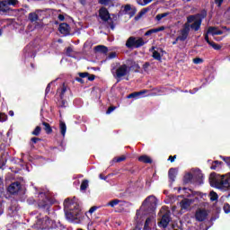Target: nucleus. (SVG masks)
<instances>
[{
    "label": "nucleus",
    "instance_id": "1",
    "mask_svg": "<svg viewBox=\"0 0 230 230\" xmlns=\"http://www.w3.org/2000/svg\"><path fill=\"white\" fill-rule=\"evenodd\" d=\"M209 182L212 188L222 190L223 191H229L230 190V173L218 174L215 172L210 173Z\"/></svg>",
    "mask_w": 230,
    "mask_h": 230
},
{
    "label": "nucleus",
    "instance_id": "2",
    "mask_svg": "<svg viewBox=\"0 0 230 230\" xmlns=\"http://www.w3.org/2000/svg\"><path fill=\"white\" fill-rule=\"evenodd\" d=\"M63 206L66 211V217L68 220H80L82 218V208L78 203H75L73 199L67 198L64 200Z\"/></svg>",
    "mask_w": 230,
    "mask_h": 230
},
{
    "label": "nucleus",
    "instance_id": "3",
    "mask_svg": "<svg viewBox=\"0 0 230 230\" xmlns=\"http://www.w3.org/2000/svg\"><path fill=\"white\" fill-rule=\"evenodd\" d=\"M157 208V199L155 196L151 195L148 196L142 203L140 209L145 212L146 215H150L152 213H155V209Z\"/></svg>",
    "mask_w": 230,
    "mask_h": 230
},
{
    "label": "nucleus",
    "instance_id": "4",
    "mask_svg": "<svg viewBox=\"0 0 230 230\" xmlns=\"http://www.w3.org/2000/svg\"><path fill=\"white\" fill-rule=\"evenodd\" d=\"M38 208L39 209H42L45 213L49 215V209L53 206V199L46 195L45 192H40L38 195Z\"/></svg>",
    "mask_w": 230,
    "mask_h": 230
},
{
    "label": "nucleus",
    "instance_id": "5",
    "mask_svg": "<svg viewBox=\"0 0 230 230\" xmlns=\"http://www.w3.org/2000/svg\"><path fill=\"white\" fill-rule=\"evenodd\" d=\"M146 42L143 38H136L134 36H130L126 41V48L128 49H137L139 48H143Z\"/></svg>",
    "mask_w": 230,
    "mask_h": 230
},
{
    "label": "nucleus",
    "instance_id": "6",
    "mask_svg": "<svg viewBox=\"0 0 230 230\" xmlns=\"http://www.w3.org/2000/svg\"><path fill=\"white\" fill-rule=\"evenodd\" d=\"M99 17L102 19V21L107 22L111 30H114L116 28V26L114 25V21H112V18H111V13H109V10H107V8L102 7L99 10Z\"/></svg>",
    "mask_w": 230,
    "mask_h": 230
},
{
    "label": "nucleus",
    "instance_id": "7",
    "mask_svg": "<svg viewBox=\"0 0 230 230\" xmlns=\"http://www.w3.org/2000/svg\"><path fill=\"white\" fill-rule=\"evenodd\" d=\"M121 8L123 10H120L119 12V17H120L122 15H129V17L132 18L137 13V9L134 6L132 7V5L130 4L122 5Z\"/></svg>",
    "mask_w": 230,
    "mask_h": 230
},
{
    "label": "nucleus",
    "instance_id": "8",
    "mask_svg": "<svg viewBox=\"0 0 230 230\" xmlns=\"http://www.w3.org/2000/svg\"><path fill=\"white\" fill-rule=\"evenodd\" d=\"M127 75H128V66L126 64L119 66L116 70L117 84H119L121 78L127 76Z\"/></svg>",
    "mask_w": 230,
    "mask_h": 230
},
{
    "label": "nucleus",
    "instance_id": "9",
    "mask_svg": "<svg viewBox=\"0 0 230 230\" xmlns=\"http://www.w3.org/2000/svg\"><path fill=\"white\" fill-rule=\"evenodd\" d=\"M206 19V17H208V11L207 10H203L201 11L200 13H197L194 15H190L187 18V22H185V24H191V22H195L198 19Z\"/></svg>",
    "mask_w": 230,
    "mask_h": 230
},
{
    "label": "nucleus",
    "instance_id": "10",
    "mask_svg": "<svg viewBox=\"0 0 230 230\" xmlns=\"http://www.w3.org/2000/svg\"><path fill=\"white\" fill-rule=\"evenodd\" d=\"M188 35H190V24L184 23L183 28L181 30V35L177 37V40L184 42L188 39Z\"/></svg>",
    "mask_w": 230,
    "mask_h": 230
},
{
    "label": "nucleus",
    "instance_id": "11",
    "mask_svg": "<svg viewBox=\"0 0 230 230\" xmlns=\"http://www.w3.org/2000/svg\"><path fill=\"white\" fill-rule=\"evenodd\" d=\"M22 188L21 182L19 181H14L11 183L8 188L7 191L11 193V195H15L16 193H19L20 190Z\"/></svg>",
    "mask_w": 230,
    "mask_h": 230
},
{
    "label": "nucleus",
    "instance_id": "12",
    "mask_svg": "<svg viewBox=\"0 0 230 230\" xmlns=\"http://www.w3.org/2000/svg\"><path fill=\"white\" fill-rule=\"evenodd\" d=\"M55 227H57V223L51 220L49 217L46 216L42 229H55Z\"/></svg>",
    "mask_w": 230,
    "mask_h": 230
},
{
    "label": "nucleus",
    "instance_id": "13",
    "mask_svg": "<svg viewBox=\"0 0 230 230\" xmlns=\"http://www.w3.org/2000/svg\"><path fill=\"white\" fill-rule=\"evenodd\" d=\"M195 218L198 222H204L208 218V211L206 209H199L196 211Z\"/></svg>",
    "mask_w": 230,
    "mask_h": 230
},
{
    "label": "nucleus",
    "instance_id": "14",
    "mask_svg": "<svg viewBox=\"0 0 230 230\" xmlns=\"http://www.w3.org/2000/svg\"><path fill=\"white\" fill-rule=\"evenodd\" d=\"M58 30L62 35L67 36L70 33L71 27L67 23H60Z\"/></svg>",
    "mask_w": 230,
    "mask_h": 230
},
{
    "label": "nucleus",
    "instance_id": "15",
    "mask_svg": "<svg viewBox=\"0 0 230 230\" xmlns=\"http://www.w3.org/2000/svg\"><path fill=\"white\" fill-rule=\"evenodd\" d=\"M202 16H200L198 20H196L193 23L190 25V28L191 30H194V31H199L200 30V26H202Z\"/></svg>",
    "mask_w": 230,
    "mask_h": 230
},
{
    "label": "nucleus",
    "instance_id": "16",
    "mask_svg": "<svg viewBox=\"0 0 230 230\" xmlns=\"http://www.w3.org/2000/svg\"><path fill=\"white\" fill-rule=\"evenodd\" d=\"M168 224H170V214L165 213L162 217V219L160 221V226H162L164 229H166V227H168Z\"/></svg>",
    "mask_w": 230,
    "mask_h": 230
},
{
    "label": "nucleus",
    "instance_id": "17",
    "mask_svg": "<svg viewBox=\"0 0 230 230\" xmlns=\"http://www.w3.org/2000/svg\"><path fill=\"white\" fill-rule=\"evenodd\" d=\"M177 168H171L168 171V177L170 182H175V178L177 177Z\"/></svg>",
    "mask_w": 230,
    "mask_h": 230
},
{
    "label": "nucleus",
    "instance_id": "18",
    "mask_svg": "<svg viewBox=\"0 0 230 230\" xmlns=\"http://www.w3.org/2000/svg\"><path fill=\"white\" fill-rule=\"evenodd\" d=\"M94 51L96 53H102L103 55H107L109 53V48L105 45H97L94 47Z\"/></svg>",
    "mask_w": 230,
    "mask_h": 230
},
{
    "label": "nucleus",
    "instance_id": "19",
    "mask_svg": "<svg viewBox=\"0 0 230 230\" xmlns=\"http://www.w3.org/2000/svg\"><path fill=\"white\" fill-rule=\"evenodd\" d=\"M138 161H139V163H144L145 164H152V163H154L152 158H150V156H148L146 155L139 156Z\"/></svg>",
    "mask_w": 230,
    "mask_h": 230
},
{
    "label": "nucleus",
    "instance_id": "20",
    "mask_svg": "<svg viewBox=\"0 0 230 230\" xmlns=\"http://www.w3.org/2000/svg\"><path fill=\"white\" fill-rule=\"evenodd\" d=\"M207 33L215 36V35H222L224 31L220 30L217 31V27H208Z\"/></svg>",
    "mask_w": 230,
    "mask_h": 230
},
{
    "label": "nucleus",
    "instance_id": "21",
    "mask_svg": "<svg viewBox=\"0 0 230 230\" xmlns=\"http://www.w3.org/2000/svg\"><path fill=\"white\" fill-rule=\"evenodd\" d=\"M128 62H130L129 69H132V71H135V73H139V69H141L139 64H137L136 61L132 59L128 60Z\"/></svg>",
    "mask_w": 230,
    "mask_h": 230
},
{
    "label": "nucleus",
    "instance_id": "22",
    "mask_svg": "<svg viewBox=\"0 0 230 230\" xmlns=\"http://www.w3.org/2000/svg\"><path fill=\"white\" fill-rule=\"evenodd\" d=\"M59 130L61 136H63V137H66V132H67V126L66 125V122H64L63 120L59 121Z\"/></svg>",
    "mask_w": 230,
    "mask_h": 230
},
{
    "label": "nucleus",
    "instance_id": "23",
    "mask_svg": "<svg viewBox=\"0 0 230 230\" xmlns=\"http://www.w3.org/2000/svg\"><path fill=\"white\" fill-rule=\"evenodd\" d=\"M180 206L181 209H188L190 206H191V199H184L180 202Z\"/></svg>",
    "mask_w": 230,
    "mask_h": 230
},
{
    "label": "nucleus",
    "instance_id": "24",
    "mask_svg": "<svg viewBox=\"0 0 230 230\" xmlns=\"http://www.w3.org/2000/svg\"><path fill=\"white\" fill-rule=\"evenodd\" d=\"M0 12L3 13H7V12H10V7H8L5 0L0 1Z\"/></svg>",
    "mask_w": 230,
    "mask_h": 230
},
{
    "label": "nucleus",
    "instance_id": "25",
    "mask_svg": "<svg viewBox=\"0 0 230 230\" xmlns=\"http://www.w3.org/2000/svg\"><path fill=\"white\" fill-rule=\"evenodd\" d=\"M148 93V90H142L140 92H134L128 95V98H139V96H142V94H146Z\"/></svg>",
    "mask_w": 230,
    "mask_h": 230
},
{
    "label": "nucleus",
    "instance_id": "26",
    "mask_svg": "<svg viewBox=\"0 0 230 230\" xmlns=\"http://www.w3.org/2000/svg\"><path fill=\"white\" fill-rule=\"evenodd\" d=\"M43 130H45L46 134H53V128H51V125L49 123L43 121Z\"/></svg>",
    "mask_w": 230,
    "mask_h": 230
},
{
    "label": "nucleus",
    "instance_id": "27",
    "mask_svg": "<svg viewBox=\"0 0 230 230\" xmlns=\"http://www.w3.org/2000/svg\"><path fill=\"white\" fill-rule=\"evenodd\" d=\"M191 181H193V174H191L190 172H188L187 174L184 175L183 184H190Z\"/></svg>",
    "mask_w": 230,
    "mask_h": 230
},
{
    "label": "nucleus",
    "instance_id": "28",
    "mask_svg": "<svg viewBox=\"0 0 230 230\" xmlns=\"http://www.w3.org/2000/svg\"><path fill=\"white\" fill-rule=\"evenodd\" d=\"M28 19L31 22H37V20L39 19V14H37V13H30Z\"/></svg>",
    "mask_w": 230,
    "mask_h": 230
},
{
    "label": "nucleus",
    "instance_id": "29",
    "mask_svg": "<svg viewBox=\"0 0 230 230\" xmlns=\"http://www.w3.org/2000/svg\"><path fill=\"white\" fill-rule=\"evenodd\" d=\"M58 107L60 109H66L67 107V101H66L64 98H60V100L58 102Z\"/></svg>",
    "mask_w": 230,
    "mask_h": 230
},
{
    "label": "nucleus",
    "instance_id": "30",
    "mask_svg": "<svg viewBox=\"0 0 230 230\" xmlns=\"http://www.w3.org/2000/svg\"><path fill=\"white\" fill-rule=\"evenodd\" d=\"M224 164V162H220L218 160L213 161L212 165L210 166L211 170H217V166H222Z\"/></svg>",
    "mask_w": 230,
    "mask_h": 230
},
{
    "label": "nucleus",
    "instance_id": "31",
    "mask_svg": "<svg viewBox=\"0 0 230 230\" xmlns=\"http://www.w3.org/2000/svg\"><path fill=\"white\" fill-rule=\"evenodd\" d=\"M153 58L155 60H158V62H161V60H163V57L161 56V53H159L157 50H154Z\"/></svg>",
    "mask_w": 230,
    "mask_h": 230
},
{
    "label": "nucleus",
    "instance_id": "32",
    "mask_svg": "<svg viewBox=\"0 0 230 230\" xmlns=\"http://www.w3.org/2000/svg\"><path fill=\"white\" fill-rule=\"evenodd\" d=\"M89 188V181L84 180L81 183L80 190L81 191H85Z\"/></svg>",
    "mask_w": 230,
    "mask_h": 230
},
{
    "label": "nucleus",
    "instance_id": "33",
    "mask_svg": "<svg viewBox=\"0 0 230 230\" xmlns=\"http://www.w3.org/2000/svg\"><path fill=\"white\" fill-rule=\"evenodd\" d=\"M148 12V9L146 8H143L138 14L135 17L136 21H139V19H141V17H143V15H145V13H146Z\"/></svg>",
    "mask_w": 230,
    "mask_h": 230
},
{
    "label": "nucleus",
    "instance_id": "34",
    "mask_svg": "<svg viewBox=\"0 0 230 230\" xmlns=\"http://www.w3.org/2000/svg\"><path fill=\"white\" fill-rule=\"evenodd\" d=\"M152 223V218L151 217H147L146 219L145 225H144V230H152V228H150V224Z\"/></svg>",
    "mask_w": 230,
    "mask_h": 230
},
{
    "label": "nucleus",
    "instance_id": "35",
    "mask_svg": "<svg viewBox=\"0 0 230 230\" xmlns=\"http://www.w3.org/2000/svg\"><path fill=\"white\" fill-rule=\"evenodd\" d=\"M168 15H170V13H158L156 16H155V21H161L162 19H164V17H168Z\"/></svg>",
    "mask_w": 230,
    "mask_h": 230
},
{
    "label": "nucleus",
    "instance_id": "36",
    "mask_svg": "<svg viewBox=\"0 0 230 230\" xmlns=\"http://www.w3.org/2000/svg\"><path fill=\"white\" fill-rule=\"evenodd\" d=\"M67 92V86H66V83H63L62 87H61V92L59 93V97L62 99L64 98V95Z\"/></svg>",
    "mask_w": 230,
    "mask_h": 230
},
{
    "label": "nucleus",
    "instance_id": "37",
    "mask_svg": "<svg viewBox=\"0 0 230 230\" xmlns=\"http://www.w3.org/2000/svg\"><path fill=\"white\" fill-rule=\"evenodd\" d=\"M209 195H210L211 202H215V200H218V194L214 190L210 191Z\"/></svg>",
    "mask_w": 230,
    "mask_h": 230
},
{
    "label": "nucleus",
    "instance_id": "38",
    "mask_svg": "<svg viewBox=\"0 0 230 230\" xmlns=\"http://www.w3.org/2000/svg\"><path fill=\"white\" fill-rule=\"evenodd\" d=\"M42 130V128L40 126H37L34 130L31 132L32 136H40V132Z\"/></svg>",
    "mask_w": 230,
    "mask_h": 230
},
{
    "label": "nucleus",
    "instance_id": "39",
    "mask_svg": "<svg viewBox=\"0 0 230 230\" xmlns=\"http://www.w3.org/2000/svg\"><path fill=\"white\" fill-rule=\"evenodd\" d=\"M119 204V199H113L107 203V206H111V208H114L115 206H118Z\"/></svg>",
    "mask_w": 230,
    "mask_h": 230
},
{
    "label": "nucleus",
    "instance_id": "40",
    "mask_svg": "<svg viewBox=\"0 0 230 230\" xmlns=\"http://www.w3.org/2000/svg\"><path fill=\"white\" fill-rule=\"evenodd\" d=\"M4 1L8 6H15V4L19 3V0H4Z\"/></svg>",
    "mask_w": 230,
    "mask_h": 230
},
{
    "label": "nucleus",
    "instance_id": "41",
    "mask_svg": "<svg viewBox=\"0 0 230 230\" xmlns=\"http://www.w3.org/2000/svg\"><path fill=\"white\" fill-rule=\"evenodd\" d=\"M209 46H211V48H213V49H216V51H219V49H222V46L215 43L214 41H212Z\"/></svg>",
    "mask_w": 230,
    "mask_h": 230
},
{
    "label": "nucleus",
    "instance_id": "42",
    "mask_svg": "<svg viewBox=\"0 0 230 230\" xmlns=\"http://www.w3.org/2000/svg\"><path fill=\"white\" fill-rule=\"evenodd\" d=\"M223 209L225 211V213L227 215L230 213V205L229 203H225Z\"/></svg>",
    "mask_w": 230,
    "mask_h": 230
},
{
    "label": "nucleus",
    "instance_id": "43",
    "mask_svg": "<svg viewBox=\"0 0 230 230\" xmlns=\"http://www.w3.org/2000/svg\"><path fill=\"white\" fill-rule=\"evenodd\" d=\"M111 1L114 0H98L99 4H103L104 6H107L109 3H111Z\"/></svg>",
    "mask_w": 230,
    "mask_h": 230
},
{
    "label": "nucleus",
    "instance_id": "44",
    "mask_svg": "<svg viewBox=\"0 0 230 230\" xmlns=\"http://www.w3.org/2000/svg\"><path fill=\"white\" fill-rule=\"evenodd\" d=\"M142 67L145 73H148V69L150 68V62H146Z\"/></svg>",
    "mask_w": 230,
    "mask_h": 230
},
{
    "label": "nucleus",
    "instance_id": "45",
    "mask_svg": "<svg viewBox=\"0 0 230 230\" xmlns=\"http://www.w3.org/2000/svg\"><path fill=\"white\" fill-rule=\"evenodd\" d=\"M6 119H8V115L0 112V121L4 122Z\"/></svg>",
    "mask_w": 230,
    "mask_h": 230
},
{
    "label": "nucleus",
    "instance_id": "46",
    "mask_svg": "<svg viewBox=\"0 0 230 230\" xmlns=\"http://www.w3.org/2000/svg\"><path fill=\"white\" fill-rule=\"evenodd\" d=\"M78 75L80 78H87V76H89V72H80Z\"/></svg>",
    "mask_w": 230,
    "mask_h": 230
},
{
    "label": "nucleus",
    "instance_id": "47",
    "mask_svg": "<svg viewBox=\"0 0 230 230\" xmlns=\"http://www.w3.org/2000/svg\"><path fill=\"white\" fill-rule=\"evenodd\" d=\"M118 57V54L116 52H111L108 56V59L111 60L112 58H116Z\"/></svg>",
    "mask_w": 230,
    "mask_h": 230
},
{
    "label": "nucleus",
    "instance_id": "48",
    "mask_svg": "<svg viewBox=\"0 0 230 230\" xmlns=\"http://www.w3.org/2000/svg\"><path fill=\"white\" fill-rule=\"evenodd\" d=\"M72 53H73V48L71 47L66 48V57H71Z\"/></svg>",
    "mask_w": 230,
    "mask_h": 230
},
{
    "label": "nucleus",
    "instance_id": "49",
    "mask_svg": "<svg viewBox=\"0 0 230 230\" xmlns=\"http://www.w3.org/2000/svg\"><path fill=\"white\" fill-rule=\"evenodd\" d=\"M153 33H155V29H151L145 33L146 37H150Z\"/></svg>",
    "mask_w": 230,
    "mask_h": 230
},
{
    "label": "nucleus",
    "instance_id": "50",
    "mask_svg": "<svg viewBox=\"0 0 230 230\" xmlns=\"http://www.w3.org/2000/svg\"><path fill=\"white\" fill-rule=\"evenodd\" d=\"M126 159H127V156L121 155V156L116 158V163H122V161H126Z\"/></svg>",
    "mask_w": 230,
    "mask_h": 230
},
{
    "label": "nucleus",
    "instance_id": "51",
    "mask_svg": "<svg viewBox=\"0 0 230 230\" xmlns=\"http://www.w3.org/2000/svg\"><path fill=\"white\" fill-rule=\"evenodd\" d=\"M194 64H202V62H204V59L200 58H196L193 59Z\"/></svg>",
    "mask_w": 230,
    "mask_h": 230
},
{
    "label": "nucleus",
    "instance_id": "52",
    "mask_svg": "<svg viewBox=\"0 0 230 230\" xmlns=\"http://www.w3.org/2000/svg\"><path fill=\"white\" fill-rule=\"evenodd\" d=\"M31 141L34 144V145H37V143H39V141H42V139L41 138H40V137H32L31 139Z\"/></svg>",
    "mask_w": 230,
    "mask_h": 230
},
{
    "label": "nucleus",
    "instance_id": "53",
    "mask_svg": "<svg viewBox=\"0 0 230 230\" xmlns=\"http://www.w3.org/2000/svg\"><path fill=\"white\" fill-rule=\"evenodd\" d=\"M154 0H144L143 3H138V4H141V6H146V4L152 3Z\"/></svg>",
    "mask_w": 230,
    "mask_h": 230
},
{
    "label": "nucleus",
    "instance_id": "54",
    "mask_svg": "<svg viewBox=\"0 0 230 230\" xmlns=\"http://www.w3.org/2000/svg\"><path fill=\"white\" fill-rule=\"evenodd\" d=\"M116 110V107L114 106H111L108 108L106 114H111V112H113Z\"/></svg>",
    "mask_w": 230,
    "mask_h": 230
},
{
    "label": "nucleus",
    "instance_id": "55",
    "mask_svg": "<svg viewBox=\"0 0 230 230\" xmlns=\"http://www.w3.org/2000/svg\"><path fill=\"white\" fill-rule=\"evenodd\" d=\"M164 30H165L164 26H161L158 28H155V32L159 33V31H164Z\"/></svg>",
    "mask_w": 230,
    "mask_h": 230
},
{
    "label": "nucleus",
    "instance_id": "56",
    "mask_svg": "<svg viewBox=\"0 0 230 230\" xmlns=\"http://www.w3.org/2000/svg\"><path fill=\"white\" fill-rule=\"evenodd\" d=\"M175 159H177V155H170L168 161H171V163H174Z\"/></svg>",
    "mask_w": 230,
    "mask_h": 230
},
{
    "label": "nucleus",
    "instance_id": "57",
    "mask_svg": "<svg viewBox=\"0 0 230 230\" xmlns=\"http://www.w3.org/2000/svg\"><path fill=\"white\" fill-rule=\"evenodd\" d=\"M96 209H98V207L93 206V207H92V208L89 209L88 213H90V215H93V213H94V211H96Z\"/></svg>",
    "mask_w": 230,
    "mask_h": 230
},
{
    "label": "nucleus",
    "instance_id": "58",
    "mask_svg": "<svg viewBox=\"0 0 230 230\" xmlns=\"http://www.w3.org/2000/svg\"><path fill=\"white\" fill-rule=\"evenodd\" d=\"M87 78H88L89 82H94L96 75L89 74V76H87Z\"/></svg>",
    "mask_w": 230,
    "mask_h": 230
},
{
    "label": "nucleus",
    "instance_id": "59",
    "mask_svg": "<svg viewBox=\"0 0 230 230\" xmlns=\"http://www.w3.org/2000/svg\"><path fill=\"white\" fill-rule=\"evenodd\" d=\"M209 33H206L205 34V40L206 42H208V45H210L213 41L209 40V36H208Z\"/></svg>",
    "mask_w": 230,
    "mask_h": 230
},
{
    "label": "nucleus",
    "instance_id": "60",
    "mask_svg": "<svg viewBox=\"0 0 230 230\" xmlns=\"http://www.w3.org/2000/svg\"><path fill=\"white\" fill-rule=\"evenodd\" d=\"M75 82H79V84H85V81H84V78L82 77H75Z\"/></svg>",
    "mask_w": 230,
    "mask_h": 230
},
{
    "label": "nucleus",
    "instance_id": "61",
    "mask_svg": "<svg viewBox=\"0 0 230 230\" xmlns=\"http://www.w3.org/2000/svg\"><path fill=\"white\" fill-rule=\"evenodd\" d=\"M216 4H217L218 8L222 6V3H224V0H215Z\"/></svg>",
    "mask_w": 230,
    "mask_h": 230
},
{
    "label": "nucleus",
    "instance_id": "62",
    "mask_svg": "<svg viewBox=\"0 0 230 230\" xmlns=\"http://www.w3.org/2000/svg\"><path fill=\"white\" fill-rule=\"evenodd\" d=\"M4 213V207H3V203L0 201V216Z\"/></svg>",
    "mask_w": 230,
    "mask_h": 230
},
{
    "label": "nucleus",
    "instance_id": "63",
    "mask_svg": "<svg viewBox=\"0 0 230 230\" xmlns=\"http://www.w3.org/2000/svg\"><path fill=\"white\" fill-rule=\"evenodd\" d=\"M49 91H51V84H49L46 87L45 93L48 94V93H49Z\"/></svg>",
    "mask_w": 230,
    "mask_h": 230
},
{
    "label": "nucleus",
    "instance_id": "64",
    "mask_svg": "<svg viewBox=\"0 0 230 230\" xmlns=\"http://www.w3.org/2000/svg\"><path fill=\"white\" fill-rule=\"evenodd\" d=\"M58 20L59 21H66V16H64V14H59L58 16Z\"/></svg>",
    "mask_w": 230,
    "mask_h": 230
}]
</instances>
